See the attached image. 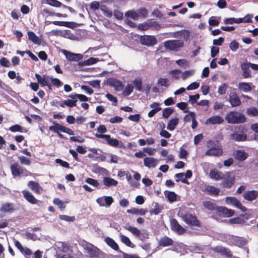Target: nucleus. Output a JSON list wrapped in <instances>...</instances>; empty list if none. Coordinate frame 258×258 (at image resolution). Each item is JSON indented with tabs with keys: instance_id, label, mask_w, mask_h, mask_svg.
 I'll use <instances>...</instances> for the list:
<instances>
[{
	"instance_id": "obj_1",
	"label": "nucleus",
	"mask_w": 258,
	"mask_h": 258,
	"mask_svg": "<svg viewBox=\"0 0 258 258\" xmlns=\"http://www.w3.org/2000/svg\"><path fill=\"white\" fill-rule=\"evenodd\" d=\"M15 246L20 251L25 258H42L43 252L40 250H37L33 252L28 247H23L21 243L17 240L14 239Z\"/></svg>"
},
{
	"instance_id": "obj_2",
	"label": "nucleus",
	"mask_w": 258,
	"mask_h": 258,
	"mask_svg": "<svg viewBox=\"0 0 258 258\" xmlns=\"http://www.w3.org/2000/svg\"><path fill=\"white\" fill-rule=\"evenodd\" d=\"M178 216L187 225L197 227L201 226V223L198 220L195 215L190 213H184L181 209H180Z\"/></svg>"
},
{
	"instance_id": "obj_3",
	"label": "nucleus",
	"mask_w": 258,
	"mask_h": 258,
	"mask_svg": "<svg viewBox=\"0 0 258 258\" xmlns=\"http://www.w3.org/2000/svg\"><path fill=\"white\" fill-rule=\"evenodd\" d=\"M82 246L90 258H99L101 255H102L101 250L91 243L84 240Z\"/></svg>"
},
{
	"instance_id": "obj_4",
	"label": "nucleus",
	"mask_w": 258,
	"mask_h": 258,
	"mask_svg": "<svg viewBox=\"0 0 258 258\" xmlns=\"http://www.w3.org/2000/svg\"><path fill=\"white\" fill-rule=\"evenodd\" d=\"M11 173L14 177H20L21 176H29L32 175V173L26 168L22 167L17 162H14L10 166Z\"/></svg>"
},
{
	"instance_id": "obj_5",
	"label": "nucleus",
	"mask_w": 258,
	"mask_h": 258,
	"mask_svg": "<svg viewBox=\"0 0 258 258\" xmlns=\"http://www.w3.org/2000/svg\"><path fill=\"white\" fill-rule=\"evenodd\" d=\"M225 119L229 123L236 124L245 122V116L237 111H230L225 116Z\"/></svg>"
},
{
	"instance_id": "obj_6",
	"label": "nucleus",
	"mask_w": 258,
	"mask_h": 258,
	"mask_svg": "<svg viewBox=\"0 0 258 258\" xmlns=\"http://www.w3.org/2000/svg\"><path fill=\"white\" fill-rule=\"evenodd\" d=\"M207 146L209 149L205 153V155L217 157L222 155V149L214 141H209Z\"/></svg>"
},
{
	"instance_id": "obj_7",
	"label": "nucleus",
	"mask_w": 258,
	"mask_h": 258,
	"mask_svg": "<svg viewBox=\"0 0 258 258\" xmlns=\"http://www.w3.org/2000/svg\"><path fill=\"white\" fill-rule=\"evenodd\" d=\"M183 45V41L179 40H170L164 42L166 49L171 51H177Z\"/></svg>"
},
{
	"instance_id": "obj_8",
	"label": "nucleus",
	"mask_w": 258,
	"mask_h": 258,
	"mask_svg": "<svg viewBox=\"0 0 258 258\" xmlns=\"http://www.w3.org/2000/svg\"><path fill=\"white\" fill-rule=\"evenodd\" d=\"M225 202L227 204L232 205L240 209L242 212H245L247 210L246 208L243 206L241 202L235 197H226Z\"/></svg>"
},
{
	"instance_id": "obj_9",
	"label": "nucleus",
	"mask_w": 258,
	"mask_h": 258,
	"mask_svg": "<svg viewBox=\"0 0 258 258\" xmlns=\"http://www.w3.org/2000/svg\"><path fill=\"white\" fill-rule=\"evenodd\" d=\"M140 41L142 45L148 46H153L157 43L155 37L151 35H144L141 36Z\"/></svg>"
},
{
	"instance_id": "obj_10",
	"label": "nucleus",
	"mask_w": 258,
	"mask_h": 258,
	"mask_svg": "<svg viewBox=\"0 0 258 258\" xmlns=\"http://www.w3.org/2000/svg\"><path fill=\"white\" fill-rule=\"evenodd\" d=\"M227 242L230 244L239 247L242 246L246 243V241L243 238L234 236H228V241Z\"/></svg>"
},
{
	"instance_id": "obj_11",
	"label": "nucleus",
	"mask_w": 258,
	"mask_h": 258,
	"mask_svg": "<svg viewBox=\"0 0 258 258\" xmlns=\"http://www.w3.org/2000/svg\"><path fill=\"white\" fill-rule=\"evenodd\" d=\"M96 202L100 206L109 207L113 203V198L111 196H103L97 198Z\"/></svg>"
},
{
	"instance_id": "obj_12",
	"label": "nucleus",
	"mask_w": 258,
	"mask_h": 258,
	"mask_svg": "<svg viewBox=\"0 0 258 258\" xmlns=\"http://www.w3.org/2000/svg\"><path fill=\"white\" fill-rule=\"evenodd\" d=\"M62 52L69 61H79L83 57L82 54L74 53L65 49H63Z\"/></svg>"
},
{
	"instance_id": "obj_13",
	"label": "nucleus",
	"mask_w": 258,
	"mask_h": 258,
	"mask_svg": "<svg viewBox=\"0 0 258 258\" xmlns=\"http://www.w3.org/2000/svg\"><path fill=\"white\" fill-rule=\"evenodd\" d=\"M170 226L173 231L180 235L184 233L186 230L175 219H171L170 220Z\"/></svg>"
},
{
	"instance_id": "obj_14",
	"label": "nucleus",
	"mask_w": 258,
	"mask_h": 258,
	"mask_svg": "<svg viewBox=\"0 0 258 258\" xmlns=\"http://www.w3.org/2000/svg\"><path fill=\"white\" fill-rule=\"evenodd\" d=\"M28 186L37 195H40L43 191V188L40 185L39 183L33 180L29 181L28 182Z\"/></svg>"
},
{
	"instance_id": "obj_15",
	"label": "nucleus",
	"mask_w": 258,
	"mask_h": 258,
	"mask_svg": "<svg viewBox=\"0 0 258 258\" xmlns=\"http://www.w3.org/2000/svg\"><path fill=\"white\" fill-rule=\"evenodd\" d=\"M243 197L246 201H253L258 197V191L255 190L245 191L243 194Z\"/></svg>"
},
{
	"instance_id": "obj_16",
	"label": "nucleus",
	"mask_w": 258,
	"mask_h": 258,
	"mask_svg": "<svg viewBox=\"0 0 258 258\" xmlns=\"http://www.w3.org/2000/svg\"><path fill=\"white\" fill-rule=\"evenodd\" d=\"M223 122L224 119L222 117L219 115H214L208 118L206 120L205 123L207 125L220 124L223 123Z\"/></svg>"
},
{
	"instance_id": "obj_17",
	"label": "nucleus",
	"mask_w": 258,
	"mask_h": 258,
	"mask_svg": "<svg viewBox=\"0 0 258 258\" xmlns=\"http://www.w3.org/2000/svg\"><path fill=\"white\" fill-rule=\"evenodd\" d=\"M229 102L232 107L239 106L241 104V101L239 97L236 93L234 92H232L230 93L229 96Z\"/></svg>"
},
{
	"instance_id": "obj_18",
	"label": "nucleus",
	"mask_w": 258,
	"mask_h": 258,
	"mask_svg": "<svg viewBox=\"0 0 258 258\" xmlns=\"http://www.w3.org/2000/svg\"><path fill=\"white\" fill-rule=\"evenodd\" d=\"M22 194L23 195L24 198L26 199L27 201L30 203L31 204H37L38 203V200L36 199L33 195L30 192L29 190H23L22 191Z\"/></svg>"
},
{
	"instance_id": "obj_19",
	"label": "nucleus",
	"mask_w": 258,
	"mask_h": 258,
	"mask_svg": "<svg viewBox=\"0 0 258 258\" xmlns=\"http://www.w3.org/2000/svg\"><path fill=\"white\" fill-rule=\"evenodd\" d=\"M213 250L215 252L220 253L222 255H224L227 257H232V253L228 248L220 246H217L214 247Z\"/></svg>"
},
{
	"instance_id": "obj_20",
	"label": "nucleus",
	"mask_w": 258,
	"mask_h": 258,
	"mask_svg": "<svg viewBox=\"0 0 258 258\" xmlns=\"http://www.w3.org/2000/svg\"><path fill=\"white\" fill-rule=\"evenodd\" d=\"M158 160L153 157H146L144 159V165L149 168H155L158 164Z\"/></svg>"
},
{
	"instance_id": "obj_21",
	"label": "nucleus",
	"mask_w": 258,
	"mask_h": 258,
	"mask_svg": "<svg viewBox=\"0 0 258 258\" xmlns=\"http://www.w3.org/2000/svg\"><path fill=\"white\" fill-rule=\"evenodd\" d=\"M233 156L236 160L243 161L248 157V154L243 150H237L234 152Z\"/></svg>"
},
{
	"instance_id": "obj_22",
	"label": "nucleus",
	"mask_w": 258,
	"mask_h": 258,
	"mask_svg": "<svg viewBox=\"0 0 258 258\" xmlns=\"http://www.w3.org/2000/svg\"><path fill=\"white\" fill-rule=\"evenodd\" d=\"M242 71V77L244 78H247L251 77V71L249 70V64L248 62H243L241 65Z\"/></svg>"
},
{
	"instance_id": "obj_23",
	"label": "nucleus",
	"mask_w": 258,
	"mask_h": 258,
	"mask_svg": "<svg viewBox=\"0 0 258 258\" xmlns=\"http://www.w3.org/2000/svg\"><path fill=\"white\" fill-rule=\"evenodd\" d=\"M35 77L37 79L38 83H39L41 87H44L47 85L48 81L50 78L46 75H43L42 77L38 74H35Z\"/></svg>"
},
{
	"instance_id": "obj_24",
	"label": "nucleus",
	"mask_w": 258,
	"mask_h": 258,
	"mask_svg": "<svg viewBox=\"0 0 258 258\" xmlns=\"http://www.w3.org/2000/svg\"><path fill=\"white\" fill-rule=\"evenodd\" d=\"M217 209L218 212L222 213L224 216L226 217H231L235 214L234 211L231 209H229L224 207H219Z\"/></svg>"
},
{
	"instance_id": "obj_25",
	"label": "nucleus",
	"mask_w": 258,
	"mask_h": 258,
	"mask_svg": "<svg viewBox=\"0 0 258 258\" xmlns=\"http://www.w3.org/2000/svg\"><path fill=\"white\" fill-rule=\"evenodd\" d=\"M125 229L131 232L133 235L140 238L141 240H142V238L145 237L143 236V234L141 233V231L136 227L131 226H126L125 227Z\"/></svg>"
},
{
	"instance_id": "obj_26",
	"label": "nucleus",
	"mask_w": 258,
	"mask_h": 258,
	"mask_svg": "<svg viewBox=\"0 0 258 258\" xmlns=\"http://www.w3.org/2000/svg\"><path fill=\"white\" fill-rule=\"evenodd\" d=\"M220 190L213 186L207 185L205 186V191L209 195L217 196L219 195Z\"/></svg>"
},
{
	"instance_id": "obj_27",
	"label": "nucleus",
	"mask_w": 258,
	"mask_h": 258,
	"mask_svg": "<svg viewBox=\"0 0 258 258\" xmlns=\"http://www.w3.org/2000/svg\"><path fill=\"white\" fill-rule=\"evenodd\" d=\"M126 212L128 213H130L134 215L143 216L145 215L148 212V210L147 209H138L136 208H132L130 209L127 210Z\"/></svg>"
},
{
	"instance_id": "obj_28",
	"label": "nucleus",
	"mask_w": 258,
	"mask_h": 258,
	"mask_svg": "<svg viewBox=\"0 0 258 258\" xmlns=\"http://www.w3.org/2000/svg\"><path fill=\"white\" fill-rule=\"evenodd\" d=\"M15 210L13 204L10 203L3 204L0 208V211L4 213H12Z\"/></svg>"
},
{
	"instance_id": "obj_29",
	"label": "nucleus",
	"mask_w": 258,
	"mask_h": 258,
	"mask_svg": "<svg viewBox=\"0 0 258 258\" xmlns=\"http://www.w3.org/2000/svg\"><path fill=\"white\" fill-rule=\"evenodd\" d=\"M28 39L31 41L33 43L40 45L41 41L40 39L32 31H28Z\"/></svg>"
},
{
	"instance_id": "obj_30",
	"label": "nucleus",
	"mask_w": 258,
	"mask_h": 258,
	"mask_svg": "<svg viewBox=\"0 0 258 258\" xmlns=\"http://www.w3.org/2000/svg\"><path fill=\"white\" fill-rule=\"evenodd\" d=\"M247 136L244 134L233 133L230 135V138L237 142L244 141L246 140Z\"/></svg>"
},
{
	"instance_id": "obj_31",
	"label": "nucleus",
	"mask_w": 258,
	"mask_h": 258,
	"mask_svg": "<svg viewBox=\"0 0 258 258\" xmlns=\"http://www.w3.org/2000/svg\"><path fill=\"white\" fill-rule=\"evenodd\" d=\"M210 176L212 179L218 180L223 178L224 174L221 172L213 169L210 172Z\"/></svg>"
},
{
	"instance_id": "obj_32",
	"label": "nucleus",
	"mask_w": 258,
	"mask_h": 258,
	"mask_svg": "<svg viewBox=\"0 0 258 258\" xmlns=\"http://www.w3.org/2000/svg\"><path fill=\"white\" fill-rule=\"evenodd\" d=\"M99 61L98 58L90 57L87 60L81 61L79 62V65L80 66H90L96 63Z\"/></svg>"
},
{
	"instance_id": "obj_33",
	"label": "nucleus",
	"mask_w": 258,
	"mask_h": 258,
	"mask_svg": "<svg viewBox=\"0 0 258 258\" xmlns=\"http://www.w3.org/2000/svg\"><path fill=\"white\" fill-rule=\"evenodd\" d=\"M52 123L53 125L49 127V130L50 131H52L56 134H58L59 131L62 132L63 125H62L55 121H53Z\"/></svg>"
},
{
	"instance_id": "obj_34",
	"label": "nucleus",
	"mask_w": 258,
	"mask_h": 258,
	"mask_svg": "<svg viewBox=\"0 0 258 258\" xmlns=\"http://www.w3.org/2000/svg\"><path fill=\"white\" fill-rule=\"evenodd\" d=\"M173 241L171 238L165 236L159 241V245L163 246H168L173 244Z\"/></svg>"
},
{
	"instance_id": "obj_35",
	"label": "nucleus",
	"mask_w": 258,
	"mask_h": 258,
	"mask_svg": "<svg viewBox=\"0 0 258 258\" xmlns=\"http://www.w3.org/2000/svg\"><path fill=\"white\" fill-rule=\"evenodd\" d=\"M178 122L179 119L178 118L171 119L167 124V129L170 131H173L175 128Z\"/></svg>"
},
{
	"instance_id": "obj_36",
	"label": "nucleus",
	"mask_w": 258,
	"mask_h": 258,
	"mask_svg": "<svg viewBox=\"0 0 258 258\" xmlns=\"http://www.w3.org/2000/svg\"><path fill=\"white\" fill-rule=\"evenodd\" d=\"M234 184V177H228L225 178L222 182L223 187L229 188Z\"/></svg>"
},
{
	"instance_id": "obj_37",
	"label": "nucleus",
	"mask_w": 258,
	"mask_h": 258,
	"mask_svg": "<svg viewBox=\"0 0 258 258\" xmlns=\"http://www.w3.org/2000/svg\"><path fill=\"white\" fill-rule=\"evenodd\" d=\"M165 196L167 198L170 202H173L176 200L177 195L173 191H165Z\"/></svg>"
},
{
	"instance_id": "obj_38",
	"label": "nucleus",
	"mask_w": 258,
	"mask_h": 258,
	"mask_svg": "<svg viewBox=\"0 0 258 258\" xmlns=\"http://www.w3.org/2000/svg\"><path fill=\"white\" fill-rule=\"evenodd\" d=\"M238 87L245 92H250L251 90L250 84L247 83H240L238 84Z\"/></svg>"
},
{
	"instance_id": "obj_39",
	"label": "nucleus",
	"mask_w": 258,
	"mask_h": 258,
	"mask_svg": "<svg viewBox=\"0 0 258 258\" xmlns=\"http://www.w3.org/2000/svg\"><path fill=\"white\" fill-rule=\"evenodd\" d=\"M97 138L104 139L107 143L110 146H113V139H111L110 135L96 134Z\"/></svg>"
},
{
	"instance_id": "obj_40",
	"label": "nucleus",
	"mask_w": 258,
	"mask_h": 258,
	"mask_svg": "<svg viewBox=\"0 0 258 258\" xmlns=\"http://www.w3.org/2000/svg\"><path fill=\"white\" fill-rule=\"evenodd\" d=\"M43 12L45 14H48L49 16H55L58 17H67L68 16L66 14H61L58 13H54L50 11L48 9H44L43 10Z\"/></svg>"
},
{
	"instance_id": "obj_41",
	"label": "nucleus",
	"mask_w": 258,
	"mask_h": 258,
	"mask_svg": "<svg viewBox=\"0 0 258 258\" xmlns=\"http://www.w3.org/2000/svg\"><path fill=\"white\" fill-rule=\"evenodd\" d=\"M203 206L209 210H214L216 208L215 204L212 201H206L203 202Z\"/></svg>"
},
{
	"instance_id": "obj_42",
	"label": "nucleus",
	"mask_w": 258,
	"mask_h": 258,
	"mask_svg": "<svg viewBox=\"0 0 258 258\" xmlns=\"http://www.w3.org/2000/svg\"><path fill=\"white\" fill-rule=\"evenodd\" d=\"M120 240L122 243L125 244L127 246L131 247H134V245L131 242L130 239L128 237L123 235H121L120 236Z\"/></svg>"
},
{
	"instance_id": "obj_43",
	"label": "nucleus",
	"mask_w": 258,
	"mask_h": 258,
	"mask_svg": "<svg viewBox=\"0 0 258 258\" xmlns=\"http://www.w3.org/2000/svg\"><path fill=\"white\" fill-rule=\"evenodd\" d=\"M125 15L127 18H130L135 20H138L139 16V14L134 11H128L125 13Z\"/></svg>"
},
{
	"instance_id": "obj_44",
	"label": "nucleus",
	"mask_w": 258,
	"mask_h": 258,
	"mask_svg": "<svg viewBox=\"0 0 258 258\" xmlns=\"http://www.w3.org/2000/svg\"><path fill=\"white\" fill-rule=\"evenodd\" d=\"M133 89L134 86L132 84H127L123 91L122 94L125 96H128L133 92Z\"/></svg>"
},
{
	"instance_id": "obj_45",
	"label": "nucleus",
	"mask_w": 258,
	"mask_h": 258,
	"mask_svg": "<svg viewBox=\"0 0 258 258\" xmlns=\"http://www.w3.org/2000/svg\"><path fill=\"white\" fill-rule=\"evenodd\" d=\"M247 114L251 116H258V109L251 107L247 109L246 110Z\"/></svg>"
},
{
	"instance_id": "obj_46",
	"label": "nucleus",
	"mask_w": 258,
	"mask_h": 258,
	"mask_svg": "<svg viewBox=\"0 0 258 258\" xmlns=\"http://www.w3.org/2000/svg\"><path fill=\"white\" fill-rule=\"evenodd\" d=\"M228 222L230 224H243L245 221L241 217H238L230 219L228 220Z\"/></svg>"
},
{
	"instance_id": "obj_47",
	"label": "nucleus",
	"mask_w": 258,
	"mask_h": 258,
	"mask_svg": "<svg viewBox=\"0 0 258 258\" xmlns=\"http://www.w3.org/2000/svg\"><path fill=\"white\" fill-rule=\"evenodd\" d=\"M18 159L22 165L29 166L31 164V161L29 158H28L24 156H21L18 157Z\"/></svg>"
},
{
	"instance_id": "obj_48",
	"label": "nucleus",
	"mask_w": 258,
	"mask_h": 258,
	"mask_svg": "<svg viewBox=\"0 0 258 258\" xmlns=\"http://www.w3.org/2000/svg\"><path fill=\"white\" fill-rule=\"evenodd\" d=\"M46 1L49 5L56 8L60 7L62 5L61 2L57 0H46Z\"/></svg>"
},
{
	"instance_id": "obj_49",
	"label": "nucleus",
	"mask_w": 258,
	"mask_h": 258,
	"mask_svg": "<svg viewBox=\"0 0 258 258\" xmlns=\"http://www.w3.org/2000/svg\"><path fill=\"white\" fill-rule=\"evenodd\" d=\"M173 112V109L170 107H167L162 111V116L164 118H167Z\"/></svg>"
},
{
	"instance_id": "obj_50",
	"label": "nucleus",
	"mask_w": 258,
	"mask_h": 258,
	"mask_svg": "<svg viewBox=\"0 0 258 258\" xmlns=\"http://www.w3.org/2000/svg\"><path fill=\"white\" fill-rule=\"evenodd\" d=\"M194 73L195 71L194 70L184 71L182 73L181 78L183 80H185L190 76L194 75Z\"/></svg>"
},
{
	"instance_id": "obj_51",
	"label": "nucleus",
	"mask_w": 258,
	"mask_h": 258,
	"mask_svg": "<svg viewBox=\"0 0 258 258\" xmlns=\"http://www.w3.org/2000/svg\"><path fill=\"white\" fill-rule=\"evenodd\" d=\"M101 10L103 12L104 15L108 17H111L112 14V12L109 10L105 5H102L100 7Z\"/></svg>"
},
{
	"instance_id": "obj_52",
	"label": "nucleus",
	"mask_w": 258,
	"mask_h": 258,
	"mask_svg": "<svg viewBox=\"0 0 258 258\" xmlns=\"http://www.w3.org/2000/svg\"><path fill=\"white\" fill-rule=\"evenodd\" d=\"M133 84L136 90L139 91H142V83L141 79H135L133 82Z\"/></svg>"
},
{
	"instance_id": "obj_53",
	"label": "nucleus",
	"mask_w": 258,
	"mask_h": 258,
	"mask_svg": "<svg viewBox=\"0 0 258 258\" xmlns=\"http://www.w3.org/2000/svg\"><path fill=\"white\" fill-rule=\"evenodd\" d=\"M10 131L12 132L15 133V132H20L22 133L23 131V128L19 124H15L14 125L11 126L10 128Z\"/></svg>"
},
{
	"instance_id": "obj_54",
	"label": "nucleus",
	"mask_w": 258,
	"mask_h": 258,
	"mask_svg": "<svg viewBox=\"0 0 258 258\" xmlns=\"http://www.w3.org/2000/svg\"><path fill=\"white\" fill-rule=\"evenodd\" d=\"M123 88V85L121 82L114 79V89L116 91H121Z\"/></svg>"
},
{
	"instance_id": "obj_55",
	"label": "nucleus",
	"mask_w": 258,
	"mask_h": 258,
	"mask_svg": "<svg viewBox=\"0 0 258 258\" xmlns=\"http://www.w3.org/2000/svg\"><path fill=\"white\" fill-rule=\"evenodd\" d=\"M85 181L87 183H88L91 185H93V186H95V187H98L99 185V183L98 182V181L97 180L88 177V178H86Z\"/></svg>"
},
{
	"instance_id": "obj_56",
	"label": "nucleus",
	"mask_w": 258,
	"mask_h": 258,
	"mask_svg": "<svg viewBox=\"0 0 258 258\" xmlns=\"http://www.w3.org/2000/svg\"><path fill=\"white\" fill-rule=\"evenodd\" d=\"M169 74L175 79H178L181 74V71L179 70H173L170 71Z\"/></svg>"
},
{
	"instance_id": "obj_57",
	"label": "nucleus",
	"mask_w": 258,
	"mask_h": 258,
	"mask_svg": "<svg viewBox=\"0 0 258 258\" xmlns=\"http://www.w3.org/2000/svg\"><path fill=\"white\" fill-rule=\"evenodd\" d=\"M229 47L232 51H236L239 48V43L236 41L233 40L229 44Z\"/></svg>"
},
{
	"instance_id": "obj_58",
	"label": "nucleus",
	"mask_w": 258,
	"mask_h": 258,
	"mask_svg": "<svg viewBox=\"0 0 258 258\" xmlns=\"http://www.w3.org/2000/svg\"><path fill=\"white\" fill-rule=\"evenodd\" d=\"M55 162L59 164L61 166L66 168H69L70 167V164L69 163H68L66 161H63L62 160L60 159H56L55 160Z\"/></svg>"
},
{
	"instance_id": "obj_59",
	"label": "nucleus",
	"mask_w": 258,
	"mask_h": 258,
	"mask_svg": "<svg viewBox=\"0 0 258 258\" xmlns=\"http://www.w3.org/2000/svg\"><path fill=\"white\" fill-rule=\"evenodd\" d=\"M77 100L68 99L64 100V104L68 107H73L76 106Z\"/></svg>"
},
{
	"instance_id": "obj_60",
	"label": "nucleus",
	"mask_w": 258,
	"mask_h": 258,
	"mask_svg": "<svg viewBox=\"0 0 258 258\" xmlns=\"http://www.w3.org/2000/svg\"><path fill=\"white\" fill-rule=\"evenodd\" d=\"M54 25L59 26H65L70 27V22L64 21H53L52 22Z\"/></svg>"
},
{
	"instance_id": "obj_61",
	"label": "nucleus",
	"mask_w": 258,
	"mask_h": 258,
	"mask_svg": "<svg viewBox=\"0 0 258 258\" xmlns=\"http://www.w3.org/2000/svg\"><path fill=\"white\" fill-rule=\"evenodd\" d=\"M0 64L1 66L5 67H9L10 66L9 60L5 57H3L0 59Z\"/></svg>"
},
{
	"instance_id": "obj_62",
	"label": "nucleus",
	"mask_w": 258,
	"mask_h": 258,
	"mask_svg": "<svg viewBox=\"0 0 258 258\" xmlns=\"http://www.w3.org/2000/svg\"><path fill=\"white\" fill-rule=\"evenodd\" d=\"M227 88V85L226 84H223L221 86H219L218 88V92L220 95H223L225 94L226 91V89Z\"/></svg>"
},
{
	"instance_id": "obj_63",
	"label": "nucleus",
	"mask_w": 258,
	"mask_h": 258,
	"mask_svg": "<svg viewBox=\"0 0 258 258\" xmlns=\"http://www.w3.org/2000/svg\"><path fill=\"white\" fill-rule=\"evenodd\" d=\"M50 80L52 84L57 87H59L62 85V82L58 79L50 78Z\"/></svg>"
},
{
	"instance_id": "obj_64",
	"label": "nucleus",
	"mask_w": 258,
	"mask_h": 258,
	"mask_svg": "<svg viewBox=\"0 0 258 258\" xmlns=\"http://www.w3.org/2000/svg\"><path fill=\"white\" fill-rule=\"evenodd\" d=\"M53 203L57 205L61 209H63L66 208V206L64 205L63 203L59 199H54L53 200Z\"/></svg>"
}]
</instances>
